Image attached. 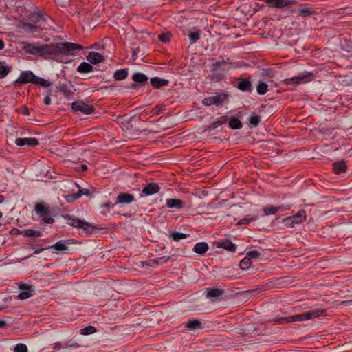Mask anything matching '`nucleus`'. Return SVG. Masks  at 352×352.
I'll list each match as a JSON object with an SVG mask.
<instances>
[{
	"label": "nucleus",
	"mask_w": 352,
	"mask_h": 352,
	"mask_svg": "<svg viewBox=\"0 0 352 352\" xmlns=\"http://www.w3.org/2000/svg\"><path fill=\"white\" fill-rule=\"evenodd\" d=\"M314 75L312 72H306L299 75L285 79V83L288 85H298L300 83H306L312 80Z\"/></svg>",
	"instance_id": "7"
},
{
	"label": "nucleus",
	"mask_w": 352,
	"mask_h": 352,
	"mask_svg": "<svg viewBox=\"0 0 352 352\" xmlns=\"http://www.w3.org/2000/svg\"><path fill=\"white\" fill-rule=\"evenodd\" d=\"M227 98V95L225 94H217L214 96H210L206 98L203 100L202 103L205 106H210V105H216L217 107H220L223 104L226 99Z\"/></svg>",
	"instance_id": "10"
},
{
	"label": "nucleus",
	"mask_w": 352,
	"mask_h": 352,
	"mask_svg": "<svg viewBox=\"0 0 352 352\" xmlns=\"http://www.w3.org/2000/svg\"><path fill=\"white\" fill-rule=\"evenodd\" d=\"M8 327V324L5 320H0V329L6 328Z\"/></svg>",
	"instance_id": "61"
},
{
	"label": "nucleus",
	"mask_w": 352,
	"mask_h": 352,
	"mask_svg": "<svg viewBox=\"0 0 352 352\" xmlns=\"http://www.w3.org/2000/svg\"><path fill=\"white\" fill-rule=\"evenodd\" d=\"M76 186L79 188V190L76 192V197L80 199L82 195L89 196L90 195V191L88 189L81 188L78 184H76Z\"/></svg>",
	"instance_id": "44"
},
{
	"label": "nucleus",
	"mask_w": 352,
	"mask_h": 352,
	"mask_svg": "<svg viewBox=\"0 0 352 352\" xmlns=\"http://www.w3.org/2000/svg\"><path fill=\"white\" fill-rule=\"evenodd\" d=\"M96 328L91 325H89L86 327L82 328L80 330L82 335H90L96 332Z\"/></svg>",
	"instance_id": "43"
},
{
	"label": "nucleus",
	"mask_w": 352,
	"mask_h": 352,
	"mask_svg": "<svg viewBox=\"0 0 352 352\" xmlns=\"http://www.w3.org/2000/svg\"><path fill=\"white\" fill-rule=\"evenodd\" d=\"M269 83H271V82H269L268 80H260L258 81V84L256 86V91L259 95H264L268 91V87Z\"/></svg>",
	"instance_id": "26"
},
{
	"label": "nucleus",
	"mask_w": 352,
	"mask_h": 352,
	"mask_svg": "<svg viewBox=\"0 0 352 352\" xmlns=\"http://www.w3.org/2000/svg\"><path fill=\"white\" fill-rule=\"evenodd\" d=\"M15 144L19 146H23L25 145L34 146L38 145L39 142L36 138H19L15 140Z\"/></svg>",
	"instance_id": "17"
},
{
	"label": "nucleus",
	"mask_w": 352,
	"mask_h": 352,
	"mask_svg": "<svg viewBox=\"0 0 352 352\" xmlns=\"http://www.w3.org/2000/svg\"><path fill=\"white\" fill-rule=\"evenodd\" d=\"M248 122L250 124V126L254 128L258 126V124L261 122V119L259 116L255 113H252L248 118Z\"/></svg>",
	"instance_id": "37"
},
{
	"label": "nucleus",
	"mask_w": 352,
	"mask_h": 352,
	"mask_svg": "<svg viewBox=\"0 0 352 352\" xmlns=\"http://www.w3.org/2000/svg\"><path fill=\"white\" fill-rule=\"evenodd\" d=\"M50 20V18L46 14L37 12L32 14L31 16V21L34 23V24L27 23L25 27L27 28V30L30 32H36L38 31L39 28H43L42 25L48 24V22Z\"/></svg>",
	"instance_id": "4"
},
{
	"label": "nucleus",
	"mask_w": 352,
	"mask_h": 352,
	"mask_svg": "<svg viewBox=\"0 0 352 352\" xmlns=\"http://www.w3.org/2000/svg\"><path fill=\"white\" fill-rule=\"evenodd\" d=\"M295 12L298 16L301 17L309 16L315 13L314 8L307 5L301 6Z\"/></svg>",
	"instance_id": "19"
},
{
	"label": "nucleus",
	"mask_w": 352,
	"mask_h": 352,
	"mask_svg": "<svg viewBox=\"0 0 352 352\" xmlns=\"http://www.w3.org/2000/svg\"><path fill=\"white\" fill-rule=\"evenodd\" d=\"M14 352H28V347L25 344L19 343L14 347Z\"/></svg>",
	"instance_id": "50"
},
{
	"label": "nucleus",
	"mask_w": 352,
	"mask_h": 352,
	"mask_svg": "<svg viewBox=\"0 0 352 352\" xmlns=\"http://www.w3.org/2000/svg\"><path fill=\"white\" fill-rule=\"evenodd\" d=\"M72 108L74 111H80L84 114H91L94 112V108L84 102L82 100H76L72 104Z\"/></svg>",
	"instance_id": "12"
},
{
	"label": "nucleus",
	"mask_w": 352,
	"mask_h": 352,
	"mask_svg": "<svg viewBox=\"0 0 352 352\" xmlns=\"http://www.w3.org/2000/svg\"><path fill=\"white\" fill-rule=\"evenodd\" d=\"M128 76V69H118L113 74V77L116 80H122L125 79Z\"/></svg>",
	"instance_id": "36"
},
{
	"label": "nucleus",
	"mask_w": 352,
	"mask_h": 352,
	"mask_svg": "<svg viewBox=\"0 0 352 352\" xmlns=\"http://www.w3.org/2000/svg\"><path fill=\"white\" fill-rule=\"evenodd\" d=\"M215 120L217 123V125H219L220 126L221 125L226 124L228 122V118L227 116H223L217 118L215 119Z\"/></svg>",
	"instance_id": "51"
},
{
	"label": "nucleus",
	"mask_w": 352,
	"mask_h": 352,
	"mask_svg": "<svg viewBox=\"0 0 352 352\" xmlns=\"http://www.w3.org/2000/svg\"><path fill=\"white\" fill-rule=\"evenodd\" d=\"M216 249H223L232 253L236 251V245L228 239H219L213 242Z\"/></svg>",
	"instance_id": "9"
},
{
	"label": "nucleus",
	"mask_w": 352,
	"mask_h": 352,
	"mask_svg": "<svg viewBox=\"0 0 352 352\" xmlns=\"http://www.w3.org/2000/svg\"><path fill=\"white\" fill-rule=\"evenodd\" d=\"M159 39L163 43H168L170 41L171 34L169 32L163 33L158 36Z\"/></svg>",
	"instance_id": "48"
},
{
	"label": "nucleus",
	"mask_w": 352,
	"mask_h": 352,
	"mask_svg": "<svg viewBox=\"0 0 352 352\" xmlns=\"http://www.w3.org/2000/svg\"><path fill=\"white\" fill-rule=\"evenodd\" d=\"M265 1L277 8H283L295 3L294 0H265Z\"/></svg>",
	"instance_id": "20"
},
{
	"label": "nucleus",
	"mask_w": 352,
	"mask_h": 352,
	"mask_svg": "<svg viewBox=\"0 0 352 352\" xmlns=\"http://www.w3.org/2000/svg\"><path fill=\"white\" fill-rule=\"evenodd\" d=\"M87 60L91 64H97L104 61V56L99 52H91L87 56Z\"/></svg>",
	"instance_id": "23"
},
{
	"label": "nucleus",
	"mask_w": 352,
	"mask_h": 352,
	"mask_svg": "<svg viewBox=\"0 0 352 352\" xmlns=\"http://www.w3.org/2000/svg\"><path fill=\"white\" fill-rule=\"evenodd\" d=\"M53 349L55 350L60 351V350H65V349L62 347V345L60 342H56L54 344Z\"/></svg>",
	"instance_id": "56"
},
{
	"label": "nucleus",
	"mask_w": 352,
	"mask_h": 352,
	"mask_svg": "<svg viewBox=\"0 0 352 352\" xmlns=\"http://www.w3.org/2000/svg\"><path fill=\"white\" fill-rule=\"evenodd\" d=\"M229 126L234 130L241 129L243 127V124L239 119L232 117L228 122Z\"/></svg>",
	"instance_id": "35"
},
{
	"label": "nucleus",
	"mask_w": 352,
	"mask_h": 352,
	"mask_svg": "<svg viewBox=\"0 0 352 352\" xmlns=\"http://www.w3.org/2000/svg\"><path fill=\"white\" fill-rule=\"evenodd\" d=\"M170 257L169 256H162L159 257L157 258L153 259V263L158 265H162L164 263H166Z\"/></svg>",
	"instance_id": "46"
},
{
	"label": "nucleus",
	"mask_w": 352,
	"mask_h": 352,
	"mask_svg": "<svg viewBox=\"0 0 352 352\" xmlns=\"http://www.w3.org/2000/svg\"><path fill=\"white\" fill-rule=\"evenodd\" d=\"M76 241L74 239L60 240L50 248L54 250V253L56 254H69L72 250L71 248L72 245L76 244Z\"/></svg>",
	"instance_id": "6"
},
{
	"label": "nucleus",
	"mask_w": 352,
	"mask_h": 352,
	"mask_svg": "<svg viewBox=\"0 0 352 352\" xmlns=\"http://www.w3.org/2000/svg\"><path fill=\"white\" fill-rule=\"evenodd\" d=\"M77 169L78 171L84 172L87 170V166L84 164H82L79 167L77 168Z\"/></svg>",
	"instance_id": "57"
},
{
	"label": "nucleus",
	"mask_w": 352,
	"mask_h": 352,
	"mask_svg": "<svg viewBox=\"0 0 352 352\" xmlns=\"http://www.w3.org/2000/svg\"><path fill=\"white\" fill-rule=\"evenodd\" d=\"M59 90L60 92H62L64 96H69L73 94L72 91L69 89H68L67 86L66 85H61L59 87Z\"/></svg>",
	"instance_id": "47"
},
{
	"label": "nucleus",
	"mask_w": 352,
	"mask_h": 352,
	"mask_svg": "<svg viewBox=\"0 0 352 352\" xmlns=\"http://www.w3.org/2000/svg\"><path fill=\"white\" fill-rule=\"evenodd\" d=\"M16 82L25 84L32 82L34 84H38L42 87H47L52 85V82L47 80L41 77L36 76L32 71H23Z\"/></svg>",
	"instance_id": "3"
},
{
	"label": "nucleus",
	"mask_w": 352,
	"mask_h": 352,
	"mask_svg": "<svg viewBox=\"0 0 352 352\" xmlns=\"http://www.w3.org/2000/svg\"><path fill=\"white\" fill-rule=\"evenodd\" d=\"M76 193H74V194L67 195L66 197L67 201L68 202H72L75 200L78 199V198L76 197Z\"/></svg>",
	"instance_id": "53"
},
{
	"label": "nucleus",
	"mask_w": 352,
	"mask_h": 352,
	"mask_svg": "<svg viewBox=\"0 0 352 352\" xmlns=\"http://www.w3.org/2000/svg\"><path fill=\"white\" fill-rule=\"evenodd\" d=\"M308 311H309L310 316L312 319L318 318V317L322 316L324 312V311L322 309H314L309 310Z\"/></svg>",
	"instance_id": "41"
},
{
	"label": "nucleus",
	"mask_w": 352,
	"mask_h": 352,
	"mask_svg": "<svg viewBox=\"0 0 352 352\" xmlns=\"http://www.w3.org/2000/svg\"><path fill=\"white\" fill-rule=\"evenodd\" d=\"M63 218L67 221V223L72 227L78 228L81 231L82 234H90L94 230L96 229V226L85 220L79 219L70 214L63 215Z\"/></svg>",
	"instance_id": "2"
},
{
	"label": "nucleus",
	"mask_w": 352,
	"mask_h": 352,
	"mask_svg": "<svg viewBox=\"0 0 352 352\" xmlns=\"http://www.w3.org/2000/svg\"><path fill=\"white\" fill-rule=\"evenodd\" d=\"M21 234L24 236L38 238L43 236V232L40 230L29 228L25 229L21 232Z\"/></svg>",
	"instance_id": "25"
},
{
	"label": "nucleus",
	"mask_w": 352,
	"mask_h": 352,
	"mask_svg": "<svg viewBox=\"0 0 352 352\" xmlns=\"http://www.w3.org/2000/svg\"><path fill=\"white\" fill-rule=\"evenodd\" d=\"M240 267L243 270H248L251 265V259L246 255L239 263Z\"/></svg>",
	"instance_id": "39"
},
{
	"label": "nucleus",
	"mask_w": 352,
	"mask_h": 352,
	"mask_svg": "<svg viewBox=\"0 0 352 352\" xmlns=\"http://www.w3.org/2000/svg\"><path fill=\"white\" fill-rule=\"evenodd\" d=\"M246 255L250 259H252V258H254V259L259 258L260 256H261V249L260 250L255 249V250H249V251L247 252Z\"/></svg>",
	"instance_id": "38"
},
{
	"label": "nucleus",
	"mask_w": 352,
	"mask_h": 352,
	"mask_svg": "<svg viewBox=\"0 0 352 352\" xmlns=\"http://www.w3.org/2000/svg\"><path fill=\"white\" fill-rule=\"evenodd\" d=\"M201 34V31L199 30H197L194 32H189L187 34V36H188V39L190 40V43L191 45L194 44L198 40L200 39Z\"/></svg>",
	"instance_id": "33"
},
{
	"label": "nucleus",
	"mask_w": 352,
	"mask_h": 352,
	"mask_svg": "<svg viewBox=\"0 0 352 352\" xmlns=\"http://www.w3.org/2000/svg\"><path fill=\"white\" fill-rule=\"evenodd\" d=\"M219 126L217 125V123L216 122V120H214L211 124H210V129H215L217 128H218Z\"/></svg>",
	"instance_id": "58"
},
{
	"label": "nucleus",
	"mask_w": 352,
	"mask_h": 352,
	"mask_svg": "<svg viewBox=\"0 0 352 352\" xmlns=\"http://www.w3.org/2000/svg\"><path fill=\"white\" fill-rule=\"evenodd\" d=\"M44 250V248H39L36 250H34V254H39L41 252Z\"/></svg>",
	"instance_id": "64"
},
{
	"label": "nucleus",
	"mask_w": 352,
	"mask_h": 352,
	"mask_svg": "<svg viewBox=\"0 0 352 352\" xmlns=\"http://www.w3.org/2000/svg\"><path fill=\"white\" fill-rule=\"evenodd\" d=\"M34 211L37 215L43 218L45 223L52 224L54 222V219L51 217V213L47 206L42 204H38L35 206Z\"/></svg>",
	"instance_id": "8"
},
{
	"label": "nucleus",
	"mask_w": 352,
	"mask_h": 352,
	"mask_svg": "<svg viewBox=\"0 0 352 352\" xmlns=\"http://www.w3.org/2000/svg\"><path fill=\"white\" fill-rule=\"evenodd\" d=\"M150 84L155 89H161L168 86L169 81L160 77H153L150 79Z\"/></svg>",
	"instance_id": "22"
},
{
	"label": "nucleus",
	"mask_w": 352,
	"mask_h": 352,
	"mask_svg": "<svg viewBox=\"0 0 352 352\" xmlns=\"http://www.w3.org/2000/svg\"><path fill=\"white\" fill-rule=\"evenodd\" d=\"M254 219H255L254 217L248 215L245 217L240 219L238 223L239 225H248L250 223L253 221Z\"/></svg>",
	"instance_id": "49"
},
{
	"label": "nucleus",
	"mask_w": 352,
	"mask_h": 352,
	"mask_svg": "<svg viewBox=\"0 0 352 352\" xmlns=\"http://www.w3.org/2000/svg\"><path fill=\"white\" fill-rule=\"evenodd\" d=\"M160 188L157 183H148L142 190V193L146 196L153 195L159 192Z\"/></svg>",
	"instance_id": "16"
},
{
	"label": "nucleus",
	"mask_w": 352,
	"mask_h": 352,
	"mask_svg": "<svg viewBox=\"0 0 352 352\" xmlns=\"http://www.w3.org/2000/svg\"><path fill=\"white\" fill-rule=\"evenodd\" d=\"M43 103L45 104V105H50L52 103V100H51V98L50 96H46L44 98H43Z\"/></svg>",
	"instance_id": "55"
},
{
	"label": "nucleus",
	"mask_w": 352,
	"mask_h": 352,
	"mask_svg": "<svg viewBox=\"0 0 352 352\" xmlns=\"http://www.w3.org/2000/svg\"><path fill=\"white\" fill-rule=\"evenodd\" d=\"M10 69L0 62V79L5 78L10 72Z\"/></svg>",
	"instance_id": "40"
},
{
	"label": "nucleus",
	"mask_w": 352,
	"mask_h": 352,
	"mask_svg": "<svg viewBox=\"0 0 352 352\" xmlns=\"http://www.w3.org/2000/svg\"><path fill=\"white\" fill-rule=\"evenodd\" d=\"M166 205L169 208L181 210L184 208V201L179 199H168Z\"/></svg>",
	"instance_id": "24"
},
{
	"label": "nucleus",
	"mask_w": 352,
	"mask_h": 352,
	"mask_svg": "<svg viewBox=\"0 0 352 352\" xmlns=\"http://www.w3.org/2000/svg\"><path fill=\"white\" fill-rule=\"evenodd\" d=\"M305 321L312 319L310 316L309 311L304 312Z\"/></svg>",
	"instance_id": "62"
},
{
	"label": "nucleus",
	"mask_w": 352,
	"mask_h": 352,
	"mask_svg": "<svg viewBox=\"0 0 352 352\" xmlns=\"http://www.w3.org/2000/svg\"><path fill=\"white\" fill-rule=\"evenodd\" d=\"M169 239H171L173 241L175 242H179L182 239H186L190 236L189 234L178 232H171L169 235H168Z\"/></svg>",
	"instance_id": "31"
},
{
	"label": "nucleus",
	"mask_w": 352,
	"mask_h": 352,
	"mask_svg": "<svg viewBox=\"0 0 352 352\" xmlns=\"http://www.w3.org/2000/svg\"><path fill=\"white\" fill-rule=\"evenodd\" d=\"M277 72L272 68H267L266 69L263 70V80H268L269 82H272V78L275 77L276 75Z\"/></svg>",
	"instance_id": "34"
},
{
	"label": "nucleus",
	"mask_w": 352,
	"mask_h": 352,
	"mask_svg": "<svg viewBox=\"0 0 352 352\" xmlns=\"http://www.w3.org/2000/svg\"><path fill=\"white\" fill-rule=\"evenodd\" d=\"M227 63L226 60L217 61L211 66L212 75L211 79L214 81L218 82L223 79L226 74L227 69Z\"/></svg>",
	"instance_id": "5"
},
{
	"label": "nucleus",
	"mask_w": 352,
	"mask_h": 352,
	"mask_svg": "<svg viewBox=\"0 0 352 352\" xmlns=\"http://www.w3.org/2000/svg\"><path fill=\"white\" fill-rule=\"evenodd\" d=\"M346 168L347 166L345 162L343 160L338 161L333 164V170L337 175L344 173Z\"/></svg>",
	"instance_id": "27"
},
{
	"label": "nucleus",
	"mask_w": 352,
	"mask_h": 352,
	"mask_svg": "<svg viewBox=\"0 0 352 352\" xmlns=\"http://www.w3.org/2000/svg\"><path fill=\"white\" fill-rule=\"evenodd\" d=\"M209 249L208 245L206 242L197 243L193 248V251L200 255L205 254Z\"/></svg>",
	"instance_id": "29"
},
{
	"label": "nucleus",
	"mask_w": 352,
	"mask_h": 352,
	"mask_svg": "<svg viewBox=\"0 0 352 352\" xmlns=\"http://www.w3.org/2000/svg\"><path fill=\"white\" fill-rule=\"evenodd\" d=\"M117 203L120 204H130L135 201L134 196L127 192H120L117 196Z\"/></svg>",
	"instance_id": "18"
},
{
	"label": "nucleus",
	"mask_w": 352,
	"mask_h": 352,
	"mask_svg": "<svg viewBox=\"0 0 352 352\" xmlns=\"http://www.w3.org/2000/svg\"><path fill=\"white\" fill-rule=\"evenodd\" d=\"M287 208H285L284 206H270L269 207H265L263 210L265 215H270V214H275L276 212L279 211H283L285 210H287Z\"/></svg>",
	"instance_id": "32"
},
{
	"label": "nucleus",
	"mask_w": 352,
	"mask_h": 352,
	"mask_svg": "<svg viewBox=\"0 0 352 352\" xmlns=\"http://www.w3.org/2000/svg\"><path fill=\"white\" fill-rule=\"evenodd\" d=\"M206 297L208 298H219L225 292L223 289H221L219 287H208L206 289Z\"/></svg>",
	"instance_id": "21"
},
{
	"label": "nucleus",
	"mask_w": 352,
	"mask_h": 352,
	"mask_svg": "<svg viewBox=\"0 0 352 352\" xmlns=\"http://www.w3.org/2000/svg\"><path fill=\"white\" fill-rule=\"evenodd\" d=\"M104 207L107 209H110L111 208L113 207V204L111 202H107L105 204H104Z\"/></svg>",
	"instance_id": "63"
},
{
	"label": "nucleus",
	"mask_w": 352,
	"mask_h": 352,
	"mask_svg": "<svg viewBox=\"0 0 352 352\" xmlns=\"http://www.w3.org/2000/svg\"><path fill=\"white\" fill-rule=\"evenodd\" d=\"M289 316L287 317H281L277 320V322L279 324H283V323H291L292 322H288L287 319H289Z\"/></svg>",
	"instance_id": "54"
},
{
	"label": "nucleus",
	"mask_w": 352,
	"mask_h": 352,
	"mask_svg": "<svg viewBox=\"0 0 352 352\" xmlns=\"http://www.w3.org/2000/svg\"><path fill=\"white\" fill-rule=\"evenodd\" d=\"M304 312L300 314H296L294 316H289L287 320L288 322H297V321H305Z\"/></svg>",
	"instance_id": "42"
},
{
	"label": "nucleus",
	"mask_w": 352,
	"mask_h": 352,
	"mask_svg": "<svg viewBox=\"0 0 352 352\" xmlns=\"http://www.w3.org/2000/svg\"><path fill=\"white\" fill-rule=\"evenodd\" d=\"M76 70L80 74H87L94 72V67L90 63L82 62L78 66Z\"/></svg>",
	"instance_id": "28"
},
{
	"label": "nucleus",
	"mask_w": 352,
	"mask_h": 352,
	"mask_svg": "<svg viewBox=\"0 0 352 352\" xmlns=\"http://www.w3.org/2000/svg\"><path fill=\"white\" fill-rule=\"evenodd\" d=\"M20 293L17 298L19 300H26L34 294L35 287L32 285L22 283L19 285Z\"/></svg>",
	"instance_id": "11"
},
{
	"label": "nucleus",
	"mask_w": 352,
	"mask_h": 352,
	"mask_svg": "<svg viewBox=\"0 0 352 352\" xmlns=\"http://www.w3.org/2000/svg\"><path fill=\"white\" fill-rule=\"evenodd\" d=\"M82 49L80 45L71 42L50 44L28 43L23 47L26 53L59 63H66L67 57L74 55L76 51H80Z\"/></svg>",
	"instance_id": "1"
},
{
	"label": "nucleus",
	"mask_w": 352,
	"mask_h": 352,
	"mask_svg": "<svg viewBox=\"0 0 352 352\" xmlns=\"http://www.w3.org/2000/svg\"><path fill=\"white\" fill-rule=\"evenodd\" d=\"M283 223L285 226H287L288 228H294L295 226L296 225V223H294V221L293 220V219L292 218L291 216L287 217L283 219Z\"/></svg>",
	"instance_id": "45"
},
{
	"label": "nucleus",
	"mask_w": 352,
	"mask_h": 352,
	"mask_svg": "<svg viewBox=\"0 0 352 352\" xmlns=\"http://www.w3.org/2000/svg\"><path fill=\"white\" fill-rule=\"evenodd\" d=\"M132 80L135 82L133 85H131V87L136 89L138 87V85H144L148 82V78L142 72H135L132 76Z\"/></svg>",
	"instance_id": "14"
},
{
	"label": "nucleus",
	"mask_w": 352,
	"mask_h": 352,
	"mask_svg": "<svg viewBox=\"0 0 352 352\" xmlns=\"http://www.w3.org/2000/svg\"><path fill=\"white\" fill-rule=\"evenodd\" d=\"M296 224H300L304 222L307 219L306 212L304 210H300L296 214L291 216Z\"/></svg>",
	"instance_id": "30"
},
{
	"label": "nucleus",
	"mask_w": 352,
	"mask_h": 352,
	"mask_svg": "<svg viewBox=\"0 0 352 352\" xmlns=\"http://www.w3.org/2000/svg\"><path fill=\"white\" fill-rule=\"evenodd\" d=\"M22 113L24 115V116H29L30 115V110L28 107H24L23 109V111H22Z\"/></svg>",
	"instance_id": "60"
},
{
	"label": "nucleus",
	"mask_w": 352,
	"mask_h": 352,
	"mask_svg": "<svg viewBox=\"0 0 352 352\" xmlns=\"http://www.w3.org/2000/svg\"><path fill=\"white\" fill-rule=\"evenodd\" d=\"M162 112V107L159 105L155 106L153 109H152L151 113L152 116H157L160 114Z\"/></svg>",
	"instance_id": "52"
},
{
	"label": "nucleus",
	"mask_w": 352,
	"mask_h": 352,
	"mask_svg": "<svg viewBox=\"0 0 352 352\" xmlns=\"http://www.w3.org/2000/svg\"><path fill=\"white\" fill-rule=\"evenodd\" d=\"M219 126L217 125V123L216 122V120H214L211 124H210V129H215L217 128H218Z\"/></svg>",
	"instance_id": "59"
},
{
	"label": "nucleus",
	"mask_w": 352,
	"mask_h": 352,
	"mask_svg": "<svg viewBox=\"0 0 352 352\" xmlns=\"http://www.w3.org/2000/svg\"><path fill=\"white\" fill-rule=\"evenodd\" d=\"M236 87L241 91L252 93L253 91L252 84L249 78H239Z\"/></svg>",
	"instance_id": "15"
},
{
	"label": "nucleus",
	"mask_w": 352,
	"mask_h": 352,
	"mask_svg": "<svg viewBox=\"0 0 352 352\" xmlns=\"http://www.w3.org/2000/svg\"><path fill=\"white\" fill-rule=\"evenodd\" d=\"M183 325L187 330L194 332L204 329L203 323L199 319L196 318L187 320L183 322Z\"/></svg>",
	"instance_id": "13"
}]
</instances>
